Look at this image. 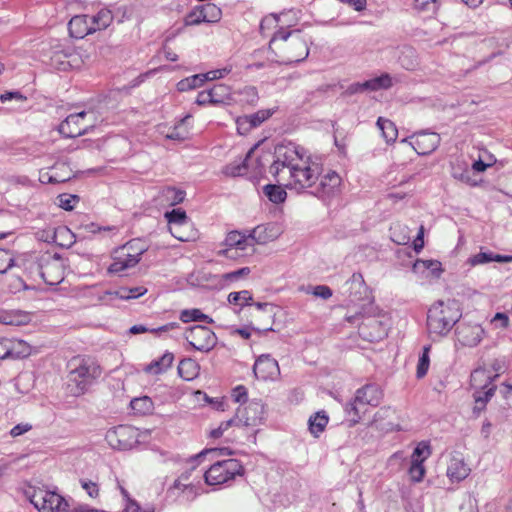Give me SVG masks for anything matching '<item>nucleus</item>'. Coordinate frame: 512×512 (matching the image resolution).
Listing matches in <instances>:
<instances>
[{
  "label": "nucleus",
  "mask_w": 512,
  "mask_h": 512,
  "mask_svg": "<svg viewBox=\"0 0 512 512\" xmlns=\"http://www.w3.org/2000/svg\"><path fill=\"white\" fill-rule=\"evenodd\" d=\"M205 454H213L215 456H231V455H233V450H231L228 447H222V448L208 449V450H205L200 453V455H205Z\"/></svg>",
  "instance_id": "obj_55"
},
{
  "label": "nucleus",
  "mask_w": 512,
  "mask_h": 512,
  "mask_svg": "<svg viewBox=\"0 0 512 512\" xmlns=\"http://www.w3.org/2000/svg\"><path fill=\"white\" fill-rule=\"evenodd\" d=\"M92 32L104 30L112 23V14L109 11H100L97 15L89 17Z\"/></svg>",
  "instance_id": "obj_37"
},
{
  "label": "nucleus",
  "mask_w": 512,
  "mask_h": 512,
  "mask_svg": "<svg viewBox=\"0 0 512 512\" xmlns=\"http://www.w3.org/2000/svg\"><path fill=\"white\" fill-rule=\"evenodd\" d=\"M29 321L30 316L27 313L21 311H17L13 315L5 316L1 319V322L4 324L16 326L27 324Z\"/></svg>",
  "instance_id": "obj_45"
},
{
  "label": "nucleus",
  "mask_w": 512,
  "mask_h": 512,
  "mask_svg": "<svg viewBox=\"0 0 512 512\" xmlns=\"http://www.w3.org/2000/svg\"><path fill=\"white\" fill-rule=\"evenodd\" d=\"M147 436L148 432L129 425H119L110 428L106 432L105 441L114 450L127 451L138 444L144 443Z\"/></svg>",
  "instance_id": "obj_5"
},
{
  "label": "nucleus",
  "mask_w": 512,
  "mask_h": 512,
  "mask_svg": "<svg viewBox=\"0 0 512 512\" xmlns=\"http://www.w3.org/2000/svg\"><path fill=\"white\" fill-rule=\"evenodd\" d=\"M227 73V71L225 69H222V70H213V71H209L207 73H204V74H200L201 77H202V81L203 83L205 81H212V80H216V79H220L222 78L225 74Z\"/></svg>",
  "instance_id": "obj_54"
},
{
  "label": "nucleus",
  "mask_w": 512,
  "mask_h": 512,
  "mask_svg": "<svg viewBox=\"0 0 512 512\" xmlns=\"http://www.w3.org/2000/svg\"><path fill=\"white\" fill-rule=\"evenodd\" d=\"M230 100V89L224 85H218L208 91L201 92L197 102L199 104L206 103H226Z\"/></svg>",
  "instance_id": "obj_24"
},
{
  "label": "nucleus",
  "mask_w": 512,
  "mask_h": 512,
  "mask_svg": "<svg viewBox=\"0 0 512 512\" xmlns=\"http://www.w3.org/2000/svg\"><path fill=\"white\" fill-rule=\"evenodd\" d=\"M470 472L471 468L462 455L454 454L450 456L446 469V474L450 481L460 482L466 479Z\"/></svg>",
  "instance_id": "obj_20"
},
{
  "label": "nucleus",
  "mask_w": 512,
  "mask_h": 512,
  "mask_svg": "<svg viewBox=\"0 0 512 512\" xmlns=\"http://www.w3.org/2000/svg\"><path fill=\"white\" fill-rule=\"evenodd\" d=\"M248 273H249V268L245 267V268H242V269H239L237 271L227 274L226 279L233 280L239 276L247 275Z\"/></svg>",
  "instance_id": "obj_62"
},
{
  "label": "nucleus",
  "mask_w": 512,
  "mask_h": 512,
  "mask_svg": "<svg viewBox=\"0 0 512 512\" xmlns=\"http://www.w3.org/2000/svg\"><path fill=\"white\" fill-rule=\"evenodd\" d=\"M472 167L477 172H484L489 167V164L484 163L482 160H477L473 163Z\"/></svg>",
  "instance_id": "obj_64"
},
{
  "label": "nucleus",
  "mask_w": 512,
  "mask_h": 512,
  "mask_svg": "<svg viewBox=\"0 0 512 512\" xmlns=\"http://www.w3.org/2000/svg\"><path fill=\"white\" fill-rule=\"evenodd\" d=\"M329 422L328 415L323 411H318L309 417L308 427L314 437H318L326 428Z\"/></svg>",
  "instance_id": "obj_31"
},
{
  "label": "nucleus",
  "mask_w": 512,
  "mask_h": 512,
  "mask_svg": "<svg viewBox=\"0 0 512 512\" xmlns=\"http://www.w3.org/2000/svg\"><path fill=\"white\" fill-rule=\"evenodd\" d=\"M232 398L237 403H245L248 399V390L243 385H238L232 390Z\"/></svg>",
  "instance_id": "obj_52"
},
{
  "label": "nucleus",
  "mask_w": 512,
  "mask_h": 512,
  "mask_svg": "<svg viewBox=\"0 0 512 512\" xmlns=\"http://www.w3.org/2000/svg\"><path fill=\"white\" fill-rule=\"evenodd\" d=\"M82 488L88 493L90 497H96L99 493L98 485L92 481L82 482Z\"/></svg>",
  "instance_id": "obj_57"
},
{
  "label": "nucleus",
  "mask_w": 512,
  "mask_h": 512,
  "mask_svg": "<svg viewBox=\"0 0 512 512\" xmlns=\"http://www.w3.org/2000/svg\"><path fill=\"white\" fill-rule=\"evenodd\" d=\"M431 454L430 446L427 443H419L413 452L412 460L424 462Z\"/></svg>",
  "instance_id": "obj_47"
},
{
  "label": "nucleus",
  "mask_w": 512,
  "mask_h": 512,
  "mask_svg": "<svg viewBox=\"0 0 512 512\" xmlns=\"http://www.w3.org/2000/svg\"><path fill=\"white\" fill-rule=\"evenodd\" d=\"M14 263L12 254L4 249H0V273L8 271Z\"/></svg>",
  "instance_id": "obj_51"
},
{
  "label": "nucleus",
  "mask_w": 512,
  "mask_h": 512,
  "mask_svg": "<svg viewBox=\"0 0 512 512\" xmlns=\"http://www.w3.org/2000/svg\"><path fill=\"white\" fill-rule=\"evenodd\" d=\"M363 86L374 90L379 88H388L391 86V78L389 75H382L378 78L365 82Z\"/></svg>",
  "instance_id": "obj_49"
},
{
  "label": "nucleus",
  "mask_w": 512,
  "mask_h": 512,
  "mask_svg": "<svg viewBox=\"0 0 512 512\" xmlns=\"http://www.w3.org/2000/svg\"><path fill=\"white\" fill-rule=\"evenodd\" d=\"M73 175V170L69 164L64 162L56 163L49 170L40 172V180L43 183L51 182H64L70 179Z\"/></svg>",
  "instance_id": "obj_21"
},
{
  "label": "nucleus",
  "mask_w": 512,
  "mask_h": 512,
  "mask_svg": "<svg viewBox=\"0 0 512 512\" xmlns=\"http://www.w3.org/2000/svg\"><path fill=\"white\" fill-rule=\"evenodd\" d=\"M89 16L80 15L73 17L69 22V33L73 38L82 39L89 34H92V29L90 26Z\"/></svg>",
  "instance_id": "obj_26"
},
{
  "label": "nucleus",
  "mask_w": 512,
  "mask_h": 512,
  "mask_svg": "<svg viewBox=\"0 0 512 512\" xmlns=\"http://www.w3.org/2000/svg\"><path fill=\"white\" fill-rule=\"evenodd\" d=\"M147 293L145 287H134V288H120L114 295L122 300L137 299Z\"/></svg>",
  "instance_id": "obj_40"
},
{
  "label": "nucleus",
  "mask_w": 512,
  "mask_h": 512,
  "mask_svg": "<svg viewBox=\"0 0 512 512\" xmlns=\"http://www.w3.org/2000/svg\"><path fill=\"white\" fill-rule=\"evenodd\" d=\"M430 346H425L418 360L416 375L417 378H423L430 366Z\"/></svg>",
  "instance_id": "obj_41"
},
{
  "label": "nucleus",
  "mask_w": 512,
  "mask_h": 512,
  "mask_svg": "<svg viewBox=\"0 0 512 512\" xmlns=\"http://www.w3.org/2000/svg\"><path fill=\"white\" fill-rule=\"evenodd\" d=\"M31 503L39 512H68L69 503L59 493L51 490H38Z\"/></svg>",
  "instance_id": "obj_12"
},
{
  "label": "nucleus",
  "mask_w": 512,
  "mask_h": 512,
  "mask_svg": "<svg viewBox=\"0 0 512 512\" xmlns=\"http://www.w3.org/2000/svg\"><path fill=\"white\" fill-rule=\"evenodd\" d=\"M409 475L414 482H420L425 475V468L423 462L412 460V465L409 469Z\"/></svg>",
  "instance_id": "obj_50"
},
{
  "label": "nucleus",
  "mask_w": 512,
  "mask_h": 512,
  "mask_svg": "<svg viewBox=\"0 0 512 512\" xmlns=\"http://www.w3.org/2000/svg\"><path fill=\"white\" fill-rule=\"evenodd\" d=\"M314 296L328 299L332 296V291L327 286H317L311 292Z\"/></svg>",
  "instance_id": "obj_58"
},
{
  "label": "nucleus",
  "mask_w": 512,
  "mask_h": 512,
  "mask_svg": "<svg viewBox=\"0 0 512 512\" xmlns=\"http://www.w3.org/2000/svg\"><path fill=\"white\" fill-rule=\"evenodd\" d=\"M100 375V367L94 360L82 359L70 371L68 385L73 393L79 394L84 392Z\"/></svg>",
  "instance_id": "obj_7"
},
{
  "label": "nucleus",
  "mask_w": 512,
  "mask_h": 512,
  "mask_svg": "<svg viewBox=\"0 0 512 512\" xmlns=\"http://www.w3.org/2000/svg\"><path fill=\"white\" fill-rule=\"evenodd\" d=\"M494 377L493 371L485 367H479L471 373L470 390L475 401V410H483L494 395Z\"/></svg>",
  "instance_id": "obj_4"
},
{
  "label": "nucleus",
  "mask_w": 512,
  "mask_h": 512,
  "mask_svg": "<svg viewBox=\"0 0 512 512\" xmlns=\"http://www.w3.org/2000/svg\"><path fill=\"white\" fill-rule=\"evenodd\" d=\"M414 268H423L436 278H439L443 273L442 263L438 260H418L415 262Z\"/></svg>",
  "instance_id": "obj_39"
},
{
  "label": "nucleus",
  "mask_w": 512,
  "mask_h": 512,
  "mask_svg": "<svg viewBox=\"0 0 512 512\" xmlns=\"http://www.w3.org/2000/svg\"><path fill=\"white\" fill-rule=\"evenodd\" d=\"M377 126L381 131L382 137L387 143H393L398 137V130L395 124L389 119L380 117Z\"/></svg>",
  "instance_id": "obj_33"
},
{
  "label": "nucleus",
  "mask_w": 512,
  "mask_h": 512,
  "mask_svg": "<svg viewBox=\"0 0 512 512\" xmlns=\"http://www.w3.org/2000/svg\"><path fill=\"white\" fill-rule=\"evenodd\" d=\"M12 339H0V359H9Z\"/></svg>",
  "instance_id": "obj_53"
},
{
  "label": "nucleus",
  "mask_w": 512,
  "mask_h": 512,
  "mask_svg": "<svg viewBox=\"0 0 512 512\" xmlns=\"http://www.w3.org/2000/svg\"><path fill=\"white\" fill-rule=\"evenodd\" d=\"M395 415L392 411L389 409H382L378 411L376 414H374L373 419L371 420L372 423H375L382 429H394L396 425L393 423Z\"/></svg>",
  "instance_id": "obj_35"
},
{
  "label": "nucleus",
  "mask_w": 512,
  "mask_h": 512,
  "mask_svg": "<svg viewBox=\"0 0 512 512\" xmlns=\"http://www.w3.org/2000/svg\"><path fill=\"white\" fill-rule=\"evenodd\" d=\"M224 245L226 253L232 250L243 251L246 248V238L238 232H231L225 238Z\"/></svg>",
  "instance_id": "obj_36"
},
{
  "label": "nucleus",
  "mask_w": 512,
  "mask_h": 512,
  "mask_svg": "<svg viewBox=\"0 0 512 512\" xmlns=\"http://www.w3.org/2000/svg\"><path fill=\"white\" fill-rule=\"evenodd\" d=\"M342 178L335 171L326 172L319 181V193L323 197H330L340 192Z\"/></svg>",
  "instance_id": "obj_23"
},
{
  "label": "nucleus",
  "mask_w": 512,
  "mask_h": 512,
  "mask_svg": "<svg viewBox=\"0 0 512 512\" xmlns=\"http://www.w3.org/2000/svg\"><path fill=\"white\" fill-rule=\"evenodd\" d=\"M168 229L171 235L182 242L194 241L198 238V231L194 224L187 218L185 211L173 209L166 213Z\"/></svg>",
  "instance_id": "obj_9"
},
{
  "label": "nucleus",
  "mask_w": 512,
  "mask_h": 512,
  "mask_svg": "<svg viewBox=\"0 0 512 512\" xmlns=\"http://www.w3.org/2000/svg\"><path fill=\"white\" fill-rule=\"evenodd\" d=\"M251 301H252V296H251L250 292L247 290H243V291H239V292H231L228 295V302L230 304H233V305H236L239 307L246 306V305L250 304Z\"/></svg>",
  "instance_id": "obj_42"
},
{
  "label": "nucleus",
  "mask_w": 512,
  "mask_h": 512,
  "mask_svg": "<svg viewBox=\"0 0 512 512\" xmlns=\"http://www.w3.org/2000/svg\"><path fill=\"white\" fill-rule=\"evenodd\" d=\"M34 352L35 349L30 343L21 339H12L9 359H26Z\"/></svg>",
  "instance_id": "obj_28"
},
{
  "label": "nucleus",
  "mask_w": 512,
  "mask_h": 512,
  "mask_svg": "<svg viewBox=\"0 0 512 512\" xmlns=\"http://www.w3.org/2000/svg\"><path fill=\"white\" fill-rule=\"evenodd\" d=\"M202 85L203 81L201 75L196 74L179 81L177 87L180 91H188L194 88H198Z\"/></svg>",
  "instance_id": "obj_44"
},
{
  "label": "nucleus",
  "mask_w": 512,
  "mask_h": 512,
  "mask_svg": "<svg viewBox=\"0 0 512 512\" xmlns=\"http://www.w3.org/2000/svg\"><path fill=\"white\" fill-rule=\"evenodd\" d=\"M362 333L370 341L382 339L388 333V326L381 320L372 319L362 327Z\"/></svg>",
  "instance_id": "obj_27"
},
{
  "label": "nucleus",
  "mask_w": 512,
  "mask_h": 512,
  "mask_svg": "<svg viewBox=\"0 0 512 512\" xmlns=\"http://www.w3.org/2000/svg\"><path fill=\"white\" fill-rule=\"evenodd\" d=\"M41 277L49 285H55L63 280L64 264L56 256L47 255L40 261Z\"/></svg>",
  "instance_id": "obj_16"
},
{
  "label": "nucleus",
  "mask_w": 512,
  "mask_h": 512,
  "mask_svg": "<svg viewBox=\"0 0 512 512\" xmlns=\"http://www.w3.org/2000/svg\"><path fill=\"white\" fill-rule=\"evenodd\" d=\"M492 321H498L500 323L501 328H507L510 324L509 317L501 312H498L494 315Z\"/></svg>",
  "instance_id": "obj_60"
},
{
  "label": "nucleus",
  "mask_w": 512,
  "mask_h": 512,
  "mask_svg": "<svg viewBox=\"0 0 512 512\" xmlns=\"http://www.w3.org/2000/svg\"><path fill=\"white\" fill-rule=\"evenodd\" d=\"M209 405L215 410L224 411L226 402L224 397H217L213 398L212 400H209Z\"/></svg>",
  "instance_id": "obj_59"
},
{
  "label": "nucleus",
  "mask_w": 512,
  "mask_h": 512,
  "mask_svg": "<svg viewBox=\"0 0 512 512\" xmlns=\"http://www.w3.org/2000/svg\"><path fill=\"white\" fill-rule=\"evenodd\" d=\"M242 473V465L236 459L217 462L205 472L204 478L208 485H220Z\"/></svg>",
  "instance_id": "obj_11"
},
{
  "label": "nucleus",
  "mask_w": 512,
  "mask_h": 512,
  "mask_svg": "<svg viewBox=\"0 0 512 512\" xmlns=\"http://www.w3.org/2000/svg\"><path fill=\"white\" fill-rule=\"evenodd\" d=\"M130 407L135 413L140 415L149 414L154 409L153 402L148 396L134 398L130 402Z\"/></svg>",
  "instance_id": "obj_38"
},
{
  "label": "nucleus",
  "mask_w": 512,
  "mask_h": 512,
  "mask_svg": "<svg viewBox=\"0 0 512 512\" xmlns=\"http://www.w3.org/2000/svg\"><path fill=\"white\" fill-rule=\"evenodd\" d=\"M146 250L147 246L141 240L127 242L115 251L113 261L108 267V273L121 274L136 266Z\"/></svg>",
  "instance_id": "obj_6"
},
{
  "label": "nucleus",
  "mask_w": 512,
  "mask_h": 512,
  "mask_svg": "<svg viewBox=\"0 0 512 512\" xmlns=\"http://www.w3.org/2000/svg\"><path fill=\"white\" fill-rule=\"evenodd\" d=\"M402 142L408 143L418 155H427L439 146L440 136L437 133H419Z\"/></svg>",
  "instance_id": "obj_18"
},
{
  "label": "nucleus",
  "mask_w": 512,
  "mask_h": 512,
  "mask_svg": "<svg viewBox=\"0 0 512 512\" xmlns=\"http://www.w3.org/2000/svg\"><path fill=\"white\" fill-rule=\"evenodd\" d=\"M272 115V112L268 109L257 111L255 114L250 116L239 117L236 121L238 131L242 134L248 132L251 128H254L264 121L268 120Z\"/></svg>",
  "instance_id": "obj_25"
},
{
  "label": "nucleus",
  "mask_w": 512,
  "mask_h": 512,
  "mask_svg": "<svg viewBox=\"0 0 512 512\" xmlns=\"http://www.w3.org/2000/svg\"><path fill=\"white\" fill-rule=\"evenodd\" d=\"M200 366L192 359L182 360L178 365V374L185 381H192L199 376Z\"/></svg>",
  "instance_id": "obj_30"
},
{
  "label": "nucleus",
  "mask_w": 512,
  "mask_h": 512,
  "mask_svg": "<svg viewBox=\"0 0 512 512\" xmlns=\"http://www.w3.org/2000/svg\"><path fill=\"white\" fill-rule=\"evenodd\" d=\"M260 413L263 412V406L259 405ZM262 420L261 414L253 417H240L238 414L228 420L220 422L218 425L213 426L208 431V437L212 440H218L225 435L233 426H257Z\"/></svg>",
  "instance_id": "obj_14"
},
{
  "label": "nucleus",
  "mask_w": 512,
  "mask_h": 512,
  "mask_svg": "<svg viewBox=\"0 0 512 512\" xmlns=\"http://www.w3.org/2000/svg\"><path fill=\"white\" fill-rule=\"evenodd\" d=\"M222 17V9L214 4L210 3L202 7L197 13L190 15L189 24L198 25L203 22L216 23L220 21Z\"/></svg>",
  "instance_id": "obj_22"
},
{
  "label": "nucleus",
  "mask_w": 512,
  "mask_h": 512,
  "mask_svg": "<svg viewBox=\"0 0 512 512\" xmlns=\"http://www.w3.org/2000/svg\"><path fill=\"white\" fill-rule=\"evenodd\" d=\"M39 238L60 247H71L76 240L74 233L66 226L46 227L39 232Z\"/></svg>",
  "instance_id": "obj_17"
},
{
  "label": "nucleus",
  "mask_w": 512,
  "mask_h": 512,
  "mask_svg": "<svg viewBox=\"0 0 512 512\" xmlns=\"http://www.w3.org/2000/svg\"><path fill=\"white\" fill-rule=\"evenodd\" d=\"M424 233L425 229L423 226H420L417 232L416 238L413 240V247L416 252H419L424 247Z\"/></svg>",
  "instance_id": "obj_56"
},
{
  "label": "nucleus",
  "mask_w": 512,
  "mask_h": 512,
  "mask_svg": "<svg viewBox=\"0 0 512 512\" xmlns=\"http://www.w3.org/2000/svg\"><path fill=\"white\" fill-rule=\"evenodd\" d=\"M254 375L260 381H275L280 376L278 362L268 355H261L253 367Z\"/></svg>",
  "instance_id": "obj_19"
},
{
  "label": "nucleus",
  "mask_w": 512,
  "mask_h": 512,
  "mask_svg": "<svg viewBox=\"0 0 512 512\" xmlns=\"http://www.w3.org/2000/svg\"><path fill=\"white\" fill-rule=\"evenodd\" d=\"M381 391L375 387L367 386L360 389L352 403L350 413H352V421L368 419L374 409L380 404Z\"/></svg>",
  "instance_id": "obj_8"
},
{
  "label": "nucleus",
  "mask_w": 512,
  "mask_h": 512,
  "mask_svg": "<svg viewBox=\"0 0 512 512\" xmlns=\"http://www.w3.org/2000/svg\"><path fill=\"white\" fill-rule=\"evenodd\" d=\"M79 198L76 195L62 194L58 196V205L60 208L71 211L75 208Z\"/></svg>",
  "instance_id": "obj_46"
},
{
  "label": "nucleus",
  "mask_w": 512,
  "mask_h": 512,
  "mask_svg": "<svg viewBox=\"0 0 512 512\" xmlns=\"http://www.w3.org/2000/svg\"><path fill=\"white\" fill-rule=\"evenodd\" d=\"M512 262V256L510 255H494L488 252H479L472 256L468 260V264L472 267L487 264L490 262Z\"/></svg>",
  "instance_id": "obj_29"
},
{
  "label": "nucleus",
  "mask_w": 512,
  "mask_h": 512,
  "mask_svg": "<svg viewBox=\"0 0 512 512\" xmlns=\"http://www.w3.org/2000/svg\"><path fill=\"white\" fill-rule=\"evenodd\" d=\"M95 125V116L92 112H79L66 117L58 127L59 133L67 138L83 135Z\"/></svg>",
  "instance_id": "obj_10"
},
{
  "label": "nucleus",
  "mask_w": 512,
  "mask_h": 512,
  "mask_svg": "<svg viewBox=\"0 0 512 512\" xmlns=\"http://www.w3.org/2000/svg\"><path fill=\"white\" fill-rule=\"evenodd\" d=\"M391 239L399 245H406L410 242V229L402 223L394 224L391 229Z\"/></svg>",
  "instance_id": "obj_34"
},
{
  "label": "nucleus",
  "mask_w": 512,
  "mask_h": 512,
  "mask_svg": "<svg viewBox=\"0 0 512 512\" xmlns=\"http://www.w3.org/2000/svg\"><path fill=\"white\" fill-rule=\"evenodd\" d=\"M269 48L277 62L291 64L303 61L309 55L308 39L302 30H279L270 41Z\"/></svg>",
  "instance_id": "obj_2"
},
{
  "label": "nucleus",
  "mask_w": 512,
  "mask_h": 512,
  "mask_svg": "<svg viewBox=\"0 0 512 512\" xmlns=\"http://www.w3.org/2000/svg\"><path fill=\"white\" fill-rule=\"evenodd\" d=\"M207 318L208 317L197 308L183 310L180 314V319L183 322L206 320Z\"/></svg>",
  "instance_id": "obj_48"
},
{
  "label": "nucleus",
  "mask_w": 512,
  "mask_h": 512,
  "mask_svg": "<svg viewBox=\"0 0 512 512\" xmlns=\"http://www.w3.org/2000/svg\"><path fill=\"white\" fill-rule=\"evenodd\" d=\"M30 428L28 424H18L11 429L10 433L13 437H17L27 432Z\"/></svg>",
  "instance_id": "obj_61"
},
{
  "label": "nucleus",
  "mask_w": 512,
  "mask_h": 512,
  "mask_svg": "<svg viewBox=\"0 0 512 512\" xmlns=\"http://www.w3.org/2000/svg\"><path fill=\"white\" fill-rule=\"evenodd\" d=\"M125 512H152V511L144 510L136 503L131 502L126 506Z\"/></svg>",
  "instance_id": "obj_63"
},
{
  "label": "nucleus",
  "mask_w": 512,
  "mask_h": 512,
  "mask_svg": "<svg viewBox=\"0 0 512 512\" xmlns=\"http://www.w3.org/2000/svg\"><path fill=\"white\" fill-rule=\"evenodd\" d=\"M268 173L278 184H268L264 193L276 204L283 203L287 193L283 187L301 190L311 187L317 180L319 169L311 157L292 145H281L275 150V160L269 166Z\"/></svg>",
  "instance_id": "obj_1"
},
{
  "label": "nucleus",
  "mask_w": 512,
  "mask_h": 512,
  "mask_svg": "<svg viewBox=\"0 0 512 512\" xmlns=\"http://www.w3.org/2000/svg\"><path fill=\"white\" fill-rule=\"evenodd\" d=\"M174 357L171 353L164 354L160 359L152 362L145 368V372L151 375H160L172 366Z\"/></svg>",
  "instance_id": "obj_32"
},
{
  "label": "nucleus",
  "mask_w": 512,
  "mask_h": 512,
  "mask_svg": "<svg viewBox=\"0 0 512 512\" xmlns=\"http://www.w3.org/2000/svg\"><path fill=\"white\" fill-rule=\"evenodd\" d=\"M66 61L56 60L63 69L75 68L78 69L83 64L82 53L80 51H74L66 56Z\"/></svg>",
  "instance_id": "obj_43"
},
{
  "label": "nucleus",
  "mask_w": 512,
  "mask_h": 512,
  "mask_svg": "<svg viewBox=\"0 0 512 512\" xmlns=\"http://www.w3.org/2000/svg\"><path fill=\"white\" fill-rule=\"evenodd\" d=\"M460 303L455 299L439 300L434 303L427 316V329L432 338H442L450 333L461 319Z\"/></svg>",
  "instance_id": "obj_3"
},
{
  "label": "nucleus",
  "mask_w": 512,
  "mask_h": 512,
  "mask_svg": "<svg viewBox=\"0 0 512 512\" xmlns=\"http://www.w3.org/2000/svg\"><path fill=\"white\" fill-rule=\"evenodd\" d=\"M485 336V329L477 323H463L455 332L456 343L463 348L478 346Z\"/></svg>",
  "instance_id": "obj_15"
},
{
  "label": "nucleus",
  "mask_w": 512,
  "mask_h": 512,
  "mask_svg": "<svg viewBox=\"0 0 512 512\" xmlns=\"http://www.w3.org/2000/svg\"><path fill=\"white\" fill-rule=\"evenodd\" d=\"M185 339L194 350L201 353L210 352L217 344L215 333L204 325L190 327L185 332Z\"/></svg>",
  "instance_id": "obj_13"
}]
</instances>
